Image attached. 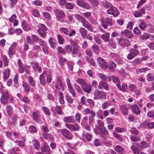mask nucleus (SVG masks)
<instances>
[{
  "instance_id": "obj_49",
  "label": "nucleus",
  "mask_w": 154,
  "mask_h": 154,
  "mask_svg": "<svg viewBox=\"0 0 154 154\" xmlns=\"http://www.w3.org/2000/svg\"><path fill=\"white\" fill-rule=\"evenodd\" d=\"M130 139L132 142L140 141V140L139 136H136L132 135L130 137Z\"/></svg>"
},
{
  "instance_id": "obj_34",
  "label": "nucleus",
  "mask_w": 154,
  "mask_h": 154,
  "mask_svg": "<svg viewBox=\"0 0 154 154\" xmlns=\"http://www.w3.org/2000/svg\"><path fill=\"white\" fill-rule=\"evenodd\" d=\"M1 57L4 62V65L5 66L7 67L8 65L9 60L7 56L5 54H2Z\"/></svg>"
},
{
  "instance_id": "obj_31",
  "label": "nucleus",
  "mask_w": 154,
  "mask_h": 154,
  "mask_svg": "<svg viewBox=\"0 0 154 154\" xmlns=\"http://www.w3.org/2000/svg\"><path fill=\"white\" fill-rule=\"evenodd\" d=\"M120 109L124 115L127 116L128 115L129 113L128 111V109L126 106L124 105H122L120 106Z\"/></svg>"
},
{
  "instance_id": "obj_42",
  "label": "nucleus",
  "mask_w": 154,
  "mask_h": 154,
  "mask_svg": "<svg viewBox=\"0 0 154 154\" xmlns=\"http://www.w3.org/2000/svg\"><path fill=\"white\" fill-rule=\"evenodd\" d=\"M109 44L114 49L116 48V44L115 41L112 38H111L108 41Z\"/></svg>"
},
{
  "instance_id": "obj_33",
  "label": "nucleus",
  "mask_w": 154,
  "mask_h": 154,
  "mask_svg": "<svg viewBox=\"0 0 154 154\" xmlns=\"http://www.w3.org/2000/svg\"><path fill=\"white\" fill-rule=\"evenodd\" d=\"M50 150V149L49 146H48L47 143L44 142L42 146L41 147V151L44 152H48Z\"/></svg>"
},
{
  "instance_id": "obj_17",
  "label": "nucleus",
  "mask_w": 154,
  "mask_h": 154,
  "mask_svg": "<svg viewBox=\"0 0 154 154\" xmlns=\"http://www.w3.org/2000/svg\"><path fill=\"white\" fill-rule=\"evenodd\" d=\"M83 91L87 94H90L92 90V86L86 82L84 85L81 87Z\"/></svg>"
},
{
  "instance_id": "obj_55",
  "label": "nucleus",
  "mask_w": 154,
  "mask_h": 154,
  "mask_svg": "<svg viewBox=\"0 0 154 154\" xmlns=\"http://www.w3.org/2000/svg\"><path fill=\"white\" fill-rule=\"evenodd\" d=\"M15 142L17 143L18 146L21 147H23L25 146V145L24 142L22 141L16 140L15 141Z\"/></svg>"
},
{
  "instance_id": "obj_6",
  "label": "nucleus",
  "mask_w": 154,
  "mask_h": 154,
  "mask_svg": "<svg viewBox=\"0 0 154 154\" xmlns=\"http://www.w3.org/2000/svg\"><path fill=\"white\" fill-rule=\"evenodd\" d=\"M116 39L118 44L123 48H124L125 46H128L130 45V42L125 38H117Z\"/></svg>"
},
{
  "instance_id": "obj_3",
  "label": "nucleus",
  "mask_w": 154,
  "mask_h": 154,
  "mask_svg": "<svg viewBox=\"0 0 154 154\" xmlns=\"http://www.w3.org/2000/svg\"><path fill=\"white\" fill-rule=\"evenodd\" d=\"M94 132L100 137L106 138V136L108 134V132L105 128H96L94 130Z\"/></svg>"
},
{
  "instance_id": "obj_36",
  "label": "nucleus",
  "mask_w": 154,
  "mask_h": 154,
  "mask_svg": "<svg viewBox=\"0 0 154 154\" xmlns=\"http://www.w3.org/2000/svg\"><path fill=\"white\" fill-rule=\"evenodd\" d=\"M75 81L77 83L80 85L81 86V87L84 85L86 82L85 79L81 78L76 79Z\"/></svg>"
},
{
  "instance_id": "obj_11",
  "label": "nucleus",
  "mask_w": 154,
  "mask_h": 154,
  "mask_svg": "<svg viewBox=\"0 0 154 154\" xmlns=\"http://www.w3.org/2000/svg\"><path fill=\"white\" fill-rule=\"evenodd\" d=\"M82 23V25L84 27L86 28L89 31L91 32H93L94 29L91 24L90 23L85 19L81 22Z\"/></svg>"
},
{
  "instance_id": "obj_56",
  "label": "nucleus",
  "mask_w": 154,
  "mask_h": 154,
  "mask_svg": "<svg viewBox=\"0 0 154 154\" xmlns=\"http://www.w3.org/2000/svg\"><path fill=\"white\" fill-rule=\"evenodd\" d=\"M112 79L113 82L116 84L117 86V84H120V82L119 78L116 76H113L112 77Z\"/></svg>"
},
{
  "instance_id": "obj_44",
  "label": "nucleus",
  "mask_w": 154,
  "mask_h": 154,
  "mask_svg": "<svg viewBox=\"0 0 154 154\" xmlns=\"http://www.w3.org/2000/svg\"><path fill=\"white\" fill-rule=\"evenodd\" d=\"M65 98L66 101L69 103L72 104L73 103V100L72 97L67 93L66 94Z\"/></svg>"
},
{
  "instance_id": "obj_62",
  "label": "nucleus",
  "mask_w": 154,
  "mask_h": 154,
  "mask_svg": "<svg viewBox=\"0 0 154 154\" xmlns=\"http://www.w3.org/2000/svg\"><path fill=\"white\" fill-rule=\"evenodd\" d=\"M75 17L76 19L80 21L81 22L85 18L83 17L78 14H75Z\"/></svg>"
},
{
  "instance_id": "obj_4",
  "label": "nucleus",
  "mask_w": 154,
  "mask_h": 154,
  "mask_svg": "<svg viewBox=\"0 0 154 154\" xmlns=\"http://www.w3.org/2000/svg\"><path fill=\"white\" fill-rule=\"evenodd\" d=\"M102 25L103 28L106 29L108 26H111L113 25L112 19L109 17H106L105 18H101L100 20Z\"/></svg>"
},
{
  "instance_id": "obj_52",
  "label": "nucleus",
  "mask_w": 154,
  "mask_h": 154,
  "mask_svg": "<svg viewBox=\"0 0 154 154\" xmlns=\"http://www.w3.org/2000/svg\"><path fill=\"white\" fill-rule=\"evenodd\" d=\"M29 131L31 133H36L37 131L36 128L33 125L30 126L29 127Z\"/></svg>"
},
{
  "instance_id": "obj_1",
  "label": "nucleus",
  "mask_w": 154,
  "mask_h": 154,
  "mask_svg": "<svg viewBox=\"0 0 154 154\" xmlns=\"http://www.w3.org/2000/svg\"><path fill=\"white\" fill-rule=\"evenodd\" d=\"M69 42L71 45H67L65 47L66 51L68 54H71L72 55L78 54L79 50L76 42L71 39L69 40Z\"/></svg>"
},
{
  "instance_id": "obj_39",
  "label": "nucleus",
  "mask_w": 154,
  "mask_h": 154,
  "mask_svg": "<svg viewBox=\"0 0 154 154\" xmlns=\"http://www.w3.org/2000/svg\"><path fill=\"white\" fill-rule=\"evenodd\" d=\"M45 31V30H43L41 29L38 28L37 30V32L41 37L45 38L46 35V33Z\"/></svg>"
},
{
  "instance_id": "obj_48",
  "label": "nucleus",
  "mask_w": 154,
  "mask_h": 154,
  "mask_svg": "<svg viewBox=\"0 0 154 154\" xmlns=\"http://www.w3.org/2000/svg\"><path fill=\"white\" fill-rule=\"evenodd\" d=\"M41 130L42 134L48 133L49 131V129L48 128V126L47 125L42 126L41 128Z\"/></svg>"
},
{
  "instance_id": "obj_10",
  "label": "nucleus",
  "mask_w": 154,
  "mask_h": 154,
  "mask_svg": "<svg viewBox=\"0 0 154 154\" xmlns=\"http://www.w3.org/2000/svg\"><path fill=\"white\" fill-rule=\"evenodd\" d=\"M17 43L15 42L13 43L9 48L8 55L9 58H11L12 56L15 54V52L16 46Z\"/></svg>"
},
{
  "instance_id": "obj_50",
  "label": "nucleus",
  "mask_w": 154,
  "mask_h": 154,
  "mask_svg": "<svg viewBox=\"0 0 154 154\" xmlns=\"http://www.w3.org/2000/svg\"><path fill=\"white\" fill-rule=\"evenodd\" d=\"M91 49L92 51L97 54H98L99 52V49L98 46L93 45L91 47Z\"/></svg>"
},
{
  "instance_id": "obj_7",
  "label": "nucleus",
  "mask_w": 154,
  "mask_h": 154,
  "mask_svg": "<svg viewBox=\"0 0 154 154\" xmlns=\"http://www.w3.org/2000/svg\"><path fill=\"white\" fill-rule=\"evenodd\" d=\"M54 86L58 90L61 91L64 90L62 81L59 77L57 76L56 77L54 83Z\"/></svg>"
},
{
  "instance_id": "obj_28",
  "label": "nucleus",
  "mask_w": 154,
  "mask_h": 154,
  "mask_svg": "<svg viewBox=\"0 0 154 154\" xmlns=\"http://www.w3.org/2000/svg\"><path fill=\"white\" fill-rule=\"evenodd\" d=\"M117 87L119 89L123 92H125L127 89V85L125 83H123L121 86L120 84H117Z\"/></svg>"
},
{
  "instance_id": "obj_37",
  "label": "nucleus",
  "mask_w": 154,
  "mask_h": 154,
  "mask_svg": "<svg viewBox=\"0 0 154 154\" xmlns=\"http://www.w3.org/2000/svg\"><path fill=\"white\" fill-rule=\"evenodd\" d=\"M6 110L9 116H11L13 111V108L11 105H7L6 107Z\"/></svg>"
},
{
  "instance_id": "obj_8",
  "label": "nucleus",
  "mask_w": 154,
  "mask_h": 154,
  "mask_svg": "<svg viewBox=\"0 0 154 154\" xmlns=\"http://www.w3.org/2000/svg\"><path fill=\"white\" fill-rule=\"evenodd\" d=\"M32 119L36 123L41 124L42 123L40 114L37 110L34 111L32 112Z\"/></svg>"
},
{
  "instance_id": "obj_2",
  "label": "nucleus",
  "mask_w": 154,
  "mask_h": 154,
  "mask_svg": "<svg viewBox=\"0 0 154 154\" xmlns=\"http://www.w3.org/2000/svg\"><path fill=\"white\" fill-rule=\"evenodd\" d=\"M1 93L2 94L1 97L0 99V101L2 103L6 104L9 102V100L11 101L13 99L12 97L9 96L8 91L6 89L1 90Z\"/></svg>"
},
{
  "instance_id": "obj_54",
  "label": "nucleus",
  "mask_w": 154,
  "mask_h": 154,
  "mask_svg": "<svg viewBox=\"0 0 154 154\" xmlns=\"http://www.w3.org/2000/svg\"><path fill=\"white\" fill-rule=\"evenodd\" d=\"M131 148L134 154H139V149L136 146L134 145H132L131 146Z\"/></svg>"
},
{
  "instance_id": "obj_46",
  "label": "nucleus",
  "mask_w": 154,
  "mask_h": 154,
  "mask_svg": "<svg viewBox=\"0 0 154 154\" xmlns=\"http://www.w3.org/2000/svg\"><path fill=\"white\" fill-rule=\"evenodd\" d=\"M32 144L34 148L38 150L40 148V145L35 139H34L32 140Z\"/></svg>"
},
{
  "instance_id": "obj_5",
  "label": "nucleus",
  "mask_w": 154,
  "mask_h": 154,
  "mask_svg": "<svg viewBox=\"0 0 154 154\" xmlns=\"http://www.w3.org/2000/svg\"><path fill=\"white\" fill-rule=\"evenodd\" d=\"M57 132L59 134L61 133L62 135L67 139L72 140L73 138L72 134L66 129L57 130Z\"/></svg>"
},
{
  "instance_id": "obj_13",
  "label": "nucleus",
  "mask_w": 154,
  "mask_h": 154,
  "mask_svg": "<svg viewBox=\"0 0 154 154\" xmlns=\"http://www.w3.org/2000/svg\"><path fill=\"white\" fill-rule=\"evenodd\" d=\"M55 12L56 13V17L57 20L60 21L65 16V14L63 11L56 10Z\"/></svg>"
},
{
  "instance_id": "obj_41",
  "label": "nucleus",
  "mask_w": 154,
  "mask_h": 154,
  "mask_svg": "<svg viewBox=\"0 0 154 154\" xmlns=\"http://www.w3.org/2000/svg\"><path fill=\"white\" fill-rule=\"evenodd\" d=\"M57 38L59 44L60 45H62L64 44V39L63 38L60 34H58L57 35Z\"/></svg>"
},
{
  "instance_id": "obj_19",
  "label": "nucleus",
  "mask_w": 154,
  "mask_h": 154,
  "mask_svg": "<svg viewBox=\"0 0 154 154\" xmlns=\"http://www.w3.org/2000/svg\"><path fill=\"white\" fill-rule=\"evenodd\" d=\"M11 70L9 68H7L2 72L3 81L7 80L9 78Z\"/></svg>"
},
{
  "instance_id": "obj_12",
  "label": "nucleus",
  "mask_w": 154,
  "mask_h": 154,
  "mask_svg": "<svg viewBox=\"0 0 154 154\" xmlns=\"http://www.w3.org/2000/svg\"><path fill=\"white\" fill-rule=\"evenodd\" d=\"M103 94H104V93L103 92L100 91L97 88H96L93 93L94 99H100L103 96Z\"/></svg>"
},
{
  "instance_id": "obj_63",
  "label": "nucleus",
  "mask_w": 154,
  "mask_h": 154,
  "mask_svg": "<svg viewBox=\"0 0 154 154\" xmlns=\"http://www.w3.org/2000/svg\"><path fill=\"white\" fill-rule=\"evenodd\" d=\"M147 79L149 81H152L154 80V76L150 73H148L146 76Z\"/></svg>"
},
{
  "instance_id": "obj_51",
  "label": "nucleus",
  "mask_w": 154,
  "mask_h": 154,
  "mask_svg": "<svg viewBox=\"0 0 154 154\" xmlns=\"http://www.w3.org/2000/svg\"><path fill=\"white\" fill-rule=\"evenodd\" d=\"M29 82L32 86H34L35 85V81L34 80L33 78L31 76L28 77Z\"/></svg>"
},
{
  "instance_id": "obj_64",
  "label": "nucleus",
  "mask_w": 154,
  "mask_h": 154,
  "mask_svg": "<svg viewBox=\"0 0 154 154\" xmlns=\"http://www.w3.org/2000/svg\"><path fill=\"white\" fill-rule=\"evenodd\" d=\"M56 112L58 115H61L62 114V111L60 106H57L55 108Z\"/></svg>"
},
{
  "instance_id": "obj_25",
  "label": "nucleus",
  "mask_w": 154,
  "mask_h": 154,
  "mask_svg": "<svg viewBox=\"0 0 154 154\" xmlns=\"http://www.w3.org/2000/svg\"><path fill=\"white\" fill-rule=\"evenodd\" d=\"M16 16L14 14H13L9 18V20L10 22H13V25L14 26H17L18 24V21L16 20Z\"/></svg>"
},
{
  "instance_id": "obj_23",
  "label": "nucleus",
  "mask_w": 154,
  "mask_h": 154,
  "mask_svg": "<svg viewBox=\"0 0 154 154\" xmlns=\"http://www.w3.org/2000/svg\"><path fill=\"white\" fill-rule=\"evenodd\" d=\"M65 122L73 123L75 122V120L73 116H71L65 117L63 119Z\"/></svg>"
},
{
  "instance_id": "obj_57",
  "label": "nucleus",
  "mask_w": 154,
  "mask_h": 154,
  "mask_svg": "<svg viewBox=\"0 0 154 154\" xmlns=\"http://www.w3.org/2000/svg\"><path fill=\"white\" fill-rule=\"evenodd\" d=\"M141 145L142 147L143 148H148L150 146V144L145 141H141Z\"/></svg>"
},
{
  "instance_id": "obj_18",
  "label": "nucleus",
  "mask_w": 154,
  "mask_h": 154,
  "mask_svg": "<svg viewBox=\"0 0 154 154\" xmlns=\"http://www.w3.org/2000/svg\"><path fill=\"white\" fill-rule=\"evenodd\" d=\"M76 3L77 5L82 8L86 9H89L90 8V6L88 4L81 0H76Z\"/></svg>"
},
{
  "instance_id": "obj_30",
  "label": "nucleus",
  "mask_w": 154,
  "mask_h": 154,
  "mask_svg": "<svg viewBox=\"0 0 154 154\" xmlns=\"http://www.w3.org/2000/svg\"><path fill=\"white\" fill-rule=\"evenodd\" d=\"M74 88L75 90L76 91L78 94L82 95L83 94V92L82 89L80 86L77 84L75 83L74 84Z\"/></svg>"
},
{
  "instance_id": "obj_45",
  "label": "nucleus",
  "mask_w": 154,
  "mask_h": 154,
  "mask_svg": "<svg viewBox=\"0 0 154 154\" xmlns=\"http://www.w3.org/2000/svg\"><path fill=\"white\" fill-rule=\"evenodd\" d=\"M59 96V102L61 104H63L64 103V97L63 93L61 91L58 92Z\"/></svg>"
},
{
  "instance_id": "obj_27",
  "label": "nucleus",
  "mask_w": 154,
  "mask_h": 154,
  "mask_svg": "<svg viewBox=\"0 0 154 154\" xmlns=\"http://www.w3.org/2000/svg\"><path fill=\"white\" fill-rule=\"evenodd\" d=\"M121 33L124 34L125 36L127 37L128 38H131L133 37L132 33L127 29H125L122 31Z\"/></svg>"
},
{
  "instance_id": "obj_35",
  "label": "nucleus",
  "mask_w": 154,
  "mask_h": 154,
  "mask_svg": "<svg viewBox=\"0 0 154 154\" xmlns=\"http://www.w3.org/2000/svg\"><path fill=\"white\" fill-rule=\"evenodd\" d=\"M79 31L82 38H85L87 34L86 29L84 27H81L79 29Z\"/></svg>"
},
{
  "instance_id": "obj_61",
  "label": "nucleus",
  "mask_w": 154,
  "mask_h": 154,
  "mask_svg": "<svg viewBox=\"0 0 154 154\" xmlns=\"http://www.w3.org/2000/svg\"><path fill=\"white\" fill-rule=\"evenodd\" d=\"M75 17L76 19L80 21L81 22L85 18L83 17L78 14H75Z\"/></svg>"
},
{
  "instance_id": "obj_59",
  "label": "nucleus",
  "mask_w": 154,
  "mask_h": 154,
  "mask_svg": "<svg viewBox=\"0 0 154 154\" xmlns=\"http://www.w3.org/2000/svg\"><path fill=\"white\" fill-rule=\"evenodd\" d=\"M97 124L98 125L97 128H104V123L103 121L100 120H97Z\"/></svg>"
},
{
  "instance_id": "obj_22",
  "label": "nucleus",
  "mask_w": 154,
  "mask_h": 154,
  "mask_svg": "<svg viewBox=\"0 0 154 154\" xmlns=\"http://www.w3.org/2000/svg\"><path fill=\"white\" fill-rule=\"evenodd\" d=\"M31 63L33 65V68L35 72L37 71L39 72H41L42 70V68L40 66H39L38 63L32 62Z\"/></svg>"
},
{
  "instance_id": "obj_24",
  "label": "nucleus",
  "mask_w": 154,
  "mask_h": 154,
  "mask_svg": "<svg viewBox=\"0 0 154 154\" xmlns=\"http://www.w3.org/2000/svg\"><path fill=\"white\" fill-rule=\"evenodd\" d=\"M103 32H105V33L101 35V38L105 42H107L109 40L110 34L109 33L106 32L102 29Z\"/></svg>"
},
{
  "instance_id": "obj_26",
  "label": "nucleus",
  "mask_w": 154,
  "mask_h": 154,
  "mask_svg": "<svg viewBox=\"0 0 154 154\" xmlns=\"http://www.w3.org/2000/svg\"><path fill=\"white\" fill-rule=\"evenodd\" d=\"M142 124L143 127H147L150 129H152L154 128V122L145 121Z\"/></svg>"
},
{
  "instance_id": "obj_20",
  "label": "nucleus",
  "mask_w": 154,
  "mask_h": 154,
  "mask_svg": "<svg viewBox=\"0 0 154 154\" xmlns=\"http://www.w3.org/2000/svg\"><path fill=\"white\" fill-rule=\"evenodd\" d=\"M48 42L51 48L53 49L56 48L57 44L54 38L51 37H50L49 38Z\"/></svg>"
},
{
  "instance_id": "obj_14",
  "label": "nucleus",
  "mask_w": 154,
  "mask_h": 154,
  "mask_svg": "<svg viewBox=\"0 0 154 154\" xmlns=\"http://www.w3.org/2000/svg\"><path fill=\"white\" fill-rule=\"evenodd\" d=\"M38 44L42 47V50L44 53L48 54V47L45 43V41L41 38H40L38 41Z\"/></svg>"
},
{
  "instance_id": "obj_43",
  "label": "nucleus",
  "mask_w": 154,
  "mask_h": 154,
  "mask_svg": "<svg viewBox=\"0 0 154 154\" xmlns=\"http://www.w3.org/2000/svg\"><path fill=\"white\" fill-rule=\"evenodd\" d=\"M114 149L118 153L122 154L124 152V149L121 146H116Z\"/></svg>"
},
{
  "instance_id": "obj_47",
  "label": "nucleus",
  "mask_w": 154,
  "mask_h": 154,
  "mask_svg": "<svg viewBox=\"0 0 154 154\" xmlns=\"http://www.w3.org/2000/svg\"><path fill=\"white\" fill-rule=\"evenodd\" d=\"M85 60L89 63L91 65H92L93 66H96V64L95 63V62L93 59L91 58H90L88 57H85Z\"/></svg>"
},
{
  "instance_id": "obj_9",
  "label": "nucleus",
  "mask_w": 154,
  "mask_h": 154,
  "mask_svg": "<svg viewBox=\"0 0 154 154\" xmlns=\"http://www.w3.org/2000/svg\"><path fill=\"white\" fill-rule=\"evenodd\" d=\"M106 12L108 14L112 15L114 17H116L119 13V11L114 6H111Z\"/></svg>"
},
{
  "instance_id": "obj_58",
  "label": "nucleus",
  "mask_w": 154,
  "mask_h": 154,
  "mask_svg": "<svg viewBox=\"0 0 154 154\" xmlns=\"http://www.w3.org/2000/svg\"><path fill=\"white\" fill-rule=\"evenodd\" d=\"M130 131L132 134H135L136 135H138L139 134V132L138 131L134 128H131Z\"/></svg>"
},
{
  "instance_id": "obj_38",
  "label": "nucleus",
  "mask_w": 154,
  "mask_h": 154,
  "mask_svg": "<svg viewBox=\"0 0 154 154\" xmlns=\"http://www.w3.org/2000/svg\"><path fill=\"white\" fill-rule=\"evenodd\" d=\"M22 85L24 88L25 92L29 93L30 88V86L29 84L28 83L23 82L22 83Z\"/></svg>"
},
{
  "instance_id": "obj_29",
  "label": "nucleus",
  "mask_w": 154,
  "mask_h": 154,
  "mask_svg": "<svg viewBox=\"0 0 154 154\" xmlns=\"http://www.w3.org/2000/svg\"><path fill=\"white\" fill-rule=\"evenodd\" d=\"M21 27L23 29L26 31H28L31 29V27L29 26L25 21L22 22Z\"/></svg>"
},
{
  "instance_id": "obj_16",
  "label": "nucleus",
  "mask_w": 154,
  "mask_h": 154,
  "mask_svg": "<svg viewBox=\"0 0 154 154\" xmlns=\"http://www.w3.org/2000/svg\"><path fill=\"white\" fill-rule=\"evenodd\" d=\"M98 88L100 90L104 89L106 91H108L109 89L107 83L103 81L99 82Z\"/></svg>"
},
{
  "instance_id": "obj_32",
  "label": "nucleus",
  "mask_w": 154,
  "mask_h": 154,
  "mask_svg": "<svg viewBox=\"0 0 154 154\" xmlns=\"http://www.w3.org/2000/svg\"><path fill=\"white\" fill-rule=\"evenodd\" d=\"M45 72H44L40 75L39 77L40 83L43 86H45L46 84V82L45 78Z\"/></svg>"
},
{
  "instance_id": "obj_15",
  "label": "nucleus",
  "mask_w": 154,
  "mask_h": 154,
  "mask_svg": "<svg viewBox=\"0 0 154 154\" xmlns=\"http://www.w3.org/2000/svg\"><path fill=\"white\" fill-rule=\"evenodd\" d=\"M97 61L99 65L102 68L107 69L108 67L104 59L101 57H99L97 59Z\"/></svg>"
},
{
  "instance_id": "obj_60",
  "label": "nucleus",
  "mask_w": 154,
  "mask_h": 154,
  "mask_svg": "<svg viewBox=\"0 0 154 154\" xmlns=\"http://www.w3.org/2000/svg\"><path fill=\"white\" fill-rule=\"evenodd\" d=\"M116 65L115 63L112 61H111L109 63V67L110 70H113L116 68Z\"/></svg>"
},
{
  "instance_id": "obj_21",
  "label": "nucleus",
  "mask_w": 154,
  "mask_h": 154,
  "mask_svg": "<svg viewBox=\"0 0 154 154\" xmlns=\"http://www.w3.org/2000/svg\"><path fill=\"white\" fill-rule=\"evenodd\" d=\"M131 109L132 112L137 115L139 114L141 112L140 109L137 105H133L131 106Z\"/></svg>"
},
{
  "instance_id": "obj_40",
  "label": "nucleus",
  "mask_w": 154,
  "mask_h": 154,
  "mask_svg": "<svg viewBox=\"0 0 154 154\" xmlns=\"http://www.w3.org/2000/svg\"><path fill=\"white\" fill-rule=\"evenodd\" d=\"M145 14V10L144 9H142L140 11H137L135 12L134 16L136 17H141L142 14Z\"/></svg>"
},
{
  "instance_id": "obj_53",
  "label": "nucleus",
  "mask_w": 154,
  "mask_h": 154,
  "mask_svg": "<svg viewBox=\"0 0 154 154\" xmlns=\"http://www.w3.org/2000/svg\"><path fill=\"white\" fill-rule=\"evenodd\" d=\"M131 92H133L137 88V87L135 84H130L128 86Z\"/></svg>"
}]
</instances>
